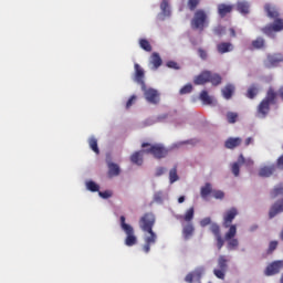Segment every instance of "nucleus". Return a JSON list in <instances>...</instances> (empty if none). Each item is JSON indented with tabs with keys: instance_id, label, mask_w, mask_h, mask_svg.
Returning <instances> with one entry per match:
<instances>
[{
	"instance_id": "f257e3e1",
	"label": "nucleus",
	"mask_w": 283,
	"mask_h": 283,
	"mask_svg": "<svg viewBox=\"0 0 283 283\" xmlns=\"http://www.w3.org/2000/svg\"><path fill=\"white\" fill-rule=\"evenodd\" d=\"M156 224V216L153 212H146L139 219V228L144 233H148L144 238L145 244L143 245V251L149 253L151 251V245L158 240V234L154 232V226Z\"/></svg>"
},
{
	"instance_id": "f03ea898",
	"label": "nucleus",
	"mask_w": 283,
	"mask_h": 283,
	"mask_svg": "<svg viewBox=\"0 0 283 283\" xmlns=\"http://www.w3.org/2000/svg\"><path fill=\"white\" fill-rule=\"evenodd\" d=\"M264 10L270 19H274V23L263 28L262 33L271 36L273 32H282L283 20L280 19V11H277V8L271 4H265Z\"/></svg>"
},
{
	"instance_id": "7ed1b4c3",
	"label": "nucleus",
	"mask_w": 283,
	"mask_h": 283,
	"mask_svg": "<svg viewBox=\"0 0 283 283\" xmlns=\"http://www.w3.org/2000/svg\"><path fill=\"white\" fill-rule=\"evenodd\" d=\"M277 103V92L274 87H270L266 92L265 97L260 102L256 108V116L259 118H266L271 112V105Z\"/></svg>"
},
{
	"instance_id": "20e7f679",
	"label": "nucleus",
	"mask_w": 283,
	"mask_h": 283,
	"mask_svg": "<svg viewBox=\"0 0 283 283\" xmlns=\"http://www.w3.org/2000/svg\"><path fill=\"white\" fill-rule=\"evenodd\" d=\"M142 147L145 154H150L157 160H163V158H167L169 155V149H167V147H165L163 144L143 143Z\"/></svg>"
},
{
	"instance_id": "39448f33",
	"label": "nucleus",
	"mask_w": 283,
	"mask_h": 283,
	"mask_svg": "<svg viewBox=\"0 0 283 283\" xmlns=\"http://www.w3.org/2000/svg\"><path fill=\"white\" fill-rule=\"evenodd\" d=\"M120 228L126 234V239L124 241L126 247H135V244H138V238H136V234L134 233V227H132L129 223L125 222V216H122L119 218Z\"/></svg>"
},
{
	"instance_id": "423d86ee",
	"label": "nucleus",
	"mask_w": 283,
	"mask_h": 283,
	"mask_svg": "<svg viewBox=\"0 0 283 283\" xmlns=\"http://www.w3.org/2000/svg\"><path fill=\"white\" fill-rule=\"evenodd\" d=\"M208 19L209 15H207V11H205L203 9L197 10L190 22L192 30H200V32H202V30H205V28H207L209 23Z\"/></svg>"
},
{
	"instance_id": "0eeeda50",
	"label": "nucleus",
	"mask_w": 283,
	"mask_h": 283,
	"mask_svg": "<svg viewBox=\"0 0 283 283\" xmlns=\"http://www.w3.org/2000/svg\"><path fill=\"white\" fill-rule=\"evenodd\" d=\"M227 271H229V259L227 255H220L218 258V269L213 270V275H216L218 280H224Z\"/></svg>"
},
{
	"instance_id": "6e6552de",
	"label": "nucleus",
	"mask_w": 283,
	"mask_h": 283,
	"mask_svg": "<svg viewBox=\"0 0 283 283\" xmlns=\"http://www.w3.org/2000/svg\"><path fill=\"white\" fill-rule=\"evenodd\" d=\"M237 233H238V227L231 226L224 235V239L228 242L229 251H235V249H238V247L240 245V242L238 241V239H234Z\"/></svg>"
},
{
	"instance_id": "1a4fd4ad",
	"label": "nucleus",
	"mask_w": 283,
	"mask_h": 283,
	"mask_svg": "<svg viewBox=\"0 0 283 283\" xmlns=\"http://www.w3.org/2000/svg\"><path fill=\"white\" fill-rule=\"evenodd\" d=\"M142 92L148 103L151 105H158L160 103V93L155 88H148L147 85L142 86Z\"/></svg>"
},
{
	"instance_id": "9d476101",
	"label": "nucleus",
	"mask_w": 283,
	"mask_h": 283,
	"mask_svg": "<svg viewBox=\"0 0 283 283\" xmlns=\"http://www.w3.org/2000/svg\"><path fill=\"white\" fill-rule=\"evenodd\" d=\"M238 216V209L237 208H230L223 213V222L222 227L224 229H231L233 227V220H235V217Z\"/></svg>"
},
{
	"instance_id": "9b49d317",
	"label": "nucleus",
	"mask_w": 283,
	"mask_h": 283,
	"mask_svg": "<svg viewBox=\"0 0 283 283\" xmlns=\"http://www.w3.org/2000/svg\"><path fill=\"white\" fill-rule=\"evenodd\" d=\"M282 269H283V261L282 260L274 261L265 268L264 275H266L268 277H271V275H277V273H280Z\"/></svg>"
},
{
	"instance_id": "f8f14e48",
	"label": "nucleus",
	"mask_w": 283,
	"mask_h": 283,
	"mask_svg": "<svg viewBox=\"0 0 283 283\" xmlns=\"http://www.w3.org/2000/svg\"><path fill=\"white\" fill-rule=\"evenodd\" d=\"M210 231L214 235L218 251H220L224 247V239H222V234L220 232V226H218V223H212L210 226Z\"/></svg>"
},
{
	"instance_id": "ddd939ff",
	"label": "nucleus",
	"mask_w": 283,
	"mask_h": 283,
	"mask_svg": "<svg viewBox=\"0 0 283 283\" xmlns=\"http://www.w3.org/2000/svg\"><path fill=\"white\" fill-rule=\"evenodd\" d=\"M134 69H135V75H134V81L135 83H138V85H140V87H145V70H143L142 66H139L138 63L134 64Z\"/></svg>"
},
{
	"instance_id": "4468645a",
	"label": "nucleus",
	"mask_w": 283,
	"mask_h": 283,
	"mask_svg": "<svg viewBox=\"0 0 283 283\" xmlns=\"http://www.w3.org/2000/svg\"><path fill=\"white\" fill-rule=\"evenodd\" d=\"M283 56L280 53L268 55L265 61V67H275L279 63H282Z\"/></svg>"
},
{
	"instance_id": "2eb2a0df",
	"label": "nucleus",
	"mask_w": 283,
	"mask_h": 283,
	"mask_svg": "<svg viewBox=\"0 0 283 283\" xmlns=\"http://www.w3.org/2000/svg\"><path fill=\"white\" fill-rule=\"evenodd\" d=\"M218 14L221 19H224L227 14H231L233 12V6L232 4H227V3H220L217 7Z\"/></svg>"
},
{
	"instance_id": "dca6fc26",
	"label": "nucleus",
	"mask_w": 283,
	"mask_h": 283,
	"mask_svg": "<svg viewBox=\"0 0 283 283\" xmlns=\"http://www.w3.org/2000/svg\"><path fill=\"white\" fill-rule=\"evenodd\" d=\"M283 212V199L277 200L271 208L269 211V218L273 219L275 218V216H277L279 213Z\"/></svg>"
},
{
	"instance_id": "f3484780",
	"label": "nucleus",
	"mask_w": 283,
	"mask_h": 283,
	"mask_svg": "<svg viewBox=\"0 0 283 283\" xmlns=\"http://www.w3.org/2000/svg\"><path fill=\"white\" fill-rule=\"evenodd\" d=\"M108 178H116V176H120V167L117 164H114L112 161H107Z\"/></svg>"
},
{
	"instance_id": "a211bd4d",
	"label": "nucleus",
	"mask_w": 283,
	"mask_h": 283,
	"mask_svg": "<svg viewBox=\"0 0 283 283\" xmlns=\"http://www.w3.org/2000/svg\"><path fill=\"white\" fill-rule=\"evenodd\" d=\"M240 145H242V138L240 137H230L224 143L226 149H235V147H240Z\"/></svg>"
},
{
	"instance_id": "6ab92c4d",
	"label": "nucleus",
	"mask_w": 283,
	"mask_h": 283,
	"mask_svg": "<svg viewBox=\"0 0 283 283\" xmlns=\"http://www.w3.org/2000/svg\"><path fill=\"white\" fill-rule=\"evenodd\" d=\"M275 174V165L264 166L259 170V176L261 178H271Z\"/></svg>"
},
{
	"instance_id": "aec40b11",
	"label": "nucleus",
	"mask_w": 283,
	"mask_h": 283,
	"mask_svg": "<svg viewBox=\"0 0 283 283\" xmlns=\"http://www.w3.org/2000/svg\"><path fill=\"white\" fill-rule=\"evenodd\" d=\"M195 85H206L209 83V71H203L193 78Z\"/></svg>"
},
{
	"instance_id": "412c9836",
	"label": "nucleus",
	"mask_w": 283,
	"mask_h": 283,
	"mask_svg": "<svg viewBox=\"0 0 283 283\" xmlns=\"http://www.w3.org/2000/svg\"><path fill=\"white\" fill-rule=\"evenodd\" d=\"M201 277H202V272L196 270L186 275L185 282L187 283L200 282Z\"/></svg>"
},
{
	"instance_id": "4be33fe9",
	"label": "nucleus",
	"mask_w": 283,
	"mask_h": 283,
	"mask_svg": "<svg viewBox=\"0 0 283 283\" xmlns=\"http://www.w3.org/2000/svg\"><path fill=\"white\" fill-rule=\"evenodd\" d=\"M258 94H260V85L251 84L248 87L245 96H247V98H250L251 101H253V98H255V96H258Z\"/></svg>"
},
{
	"instance_id": "5701e85b",
	"label": "nucleus",
	"mask_w": 283,
	"mask_h": 283,
	"mask_svg": "<svg viewBox=\"0 0 283 283\" xmlns=\"http://www.w3.org/2000/svg\"><path fill=\"white\" fill-rule=\"evenodd\" d=\"M196 231V228L193 227V223H187L182 227V235L185 240H189L193 237V233Z\"/></svg>"
},
{
	"instance_id": "b1692460",
	"label": "nucleus",
	"mask_w": 283,
	"mask_h": 283,
	"mask_svg": "<svg viewBox=\"0 0 283 283\" xmlns=\"http://www.w3.org/2000/svg\"><path fill=\"white\" fill-rule=\"evenodd\" d=\"M150 65L151 70H158V67H160V65H163V57H160V54H158L157 52H154L150 56Z\"/></svg>"
},
{
	"instance_id": "393cba45",
	"label": "nucleus",
	"mask_w": 283,
	"mask_h": 283,
	"mask_svg": "<svg viewBox=\"0 0 283 283\" xmlns=\"http://www.w3.org/2000/svg\"><path fill=\"white\" fill-rule=\"evenodd\" d=\"M221 92L223 98H226V101H229L233 96V92H235V86H233V84H227Z\"/></svg>"
},
{
	"instance_id": "a878e982",
	"label": "nucleus",
	"mask_w": 283,
	"mask_h": 283,
	"mask_svg": "<svg viewBox=\"0 0 283 283\" xmlns=\"http://www.w3.org/2000/svg\"><path fill=\"white\" fill-rule=\"evenodd\" d=\"M217 50L219 54H227V52H231L233 50V44H231V42H221L217 45Z\"/></svg>"
},
{
	"instance_id": "bb28decb",
	"label": "nucleus",
	"mask_w": 283,
	"mask_h": 283,
	"mask_svg": "<svg viewBox=\"0 0 283 283\" xmlns=\"http://www.w3.org/2000/svg\"><path fill=\"white\" fill-rule=\"evenodd\" d=\"M251 4L248 1H239L237 2V10L240 14H249Z\"/></svg>"
},
{
	"instance_id": "cd10ccee",
	"label": "nucleus",
	"mask_w": 283,
	"mask_h": 283,
	"mask_svg": "<svg viewBox=\"0 0 283 283\" xmlns=\"http://www.w3.org/2000/svg\"><path fill=\"white\" fill-rule=\"evenodd\" d=\"M143 154H145V149L144 150H139V151H135L132 156H130V161L134 165H138L140 167V165H143Z\"/></svg>"
},
{
	"instance_id": "c85d7f7f",
	"label": "nucleus",
	"mask_w": 283,
	"mask_h": 283,
	"mask_svg": "<svg viewBox=\"0 0 283 283\" xmlns=\"http://www.w3.org/2000/svg\"><path fill=\"white\" fill-rule=\"evenodd\" d=\"M196 213V210L193 207H190L184 216L179 217V220H184V222L191 223V220H193V216Z\"/></svg>"
},
{
	"instance_id": "c756f323",
	"label": "nucleus",
	"mask_w": 283,
	"mask_h": 283,
	"mask_svg": "<svg viewBox=\"0 0 283 283\" xmlns=\"http://www.w3.org/2000/svg\"><path fill=\"white\" fill-rule=\"evenodd\" d=\"M213 193V188L211 187V184H206L203 187H201L200 196L203 198V200H207V197L211 196Z\"/></svg>"
},
{
	"instance_id": "7c9ffc66",
	"label": "nucleus",
	"mask_w": 283,
	"mask_h": 283,
	"mask_svg": "<svg viewBox=\"0 0 283 283\" xmlns=\"http://www.w3.org/2000/svg\"><path fill=\"white\" fill-rule=\"evenodd\" d=\"M208 83H211L212 85H220V83H222V77L219 74L211 73V71H209Z\"/></svg>"
},
{
	"instance_id": "2f4dec72",
	"label": "nucleus",
	"mask_w": 283,
	"mask_h": 283,
	"mask_svg": "<svg viewBox=\"0 0 283 283\" xmlns=\"http://www.w3.org/2000/svg\"><path fill=\"white\" fill-rule=\"evenodd\" d=\"M199 98L203 103V105H211L213 103V98L209 96V93L207 91H202Z\"/></svg>"
},
{
	"instance_id": "473e14b6",
	"label": "nucleus",
	"mask_w": 283,
	"mask_h": 283,
	"mask_svg": "<svg viewBox=\"0 0 283 283\" xmlns=\"http://www.w3.org/2000/svg\"><path fill=\"white\" fill-rule=\"evenodd\" d=\"M160 10L165 17H170L171 9H169V0H163L160 3Z\"/></svg>"
},
{
	"instance_id": "72a5a7b5",
	"label": "nucleus",
	"mask_w": 283,
	"mask_h": 283,
	"mask_svg": "<svg viewBox=\"0 0 283 283\" xmlns=\"http://www.w3.org/2000/svg\"><path fill=\"white\" fill-rule=\"evenodd\" d=\"M88 145L92 151H94L95 154H101V150L98 149V139H96V137H91L88 139Z\"/></svg>"
},
{
	"instance_id": "f704fd0d",
	"label": "nucleus",
	"mask_w": 283,
	"mask_h": 283,
	"mask_svg": "<svg viewBox=\"0 0 283 283\" xmlns=\"http://www.w3.org/2000/svg\"><path fill=\"white\" fill-rule=\"evenodd\" d=\"M169 180H170V185H174V182H177V180H179L177 166H175L172 169H170Z\"/></svg>"
},
{
	"instance_id": "c9c22d12",
	"label": "nucleus",
	"mask_w": 283,
	"mask_h": 283,
	"mask_svg": "<svg viewBox=\"0 0 283 283\" xmlns=\"http://www.w3.org/2000/svg\"><path fill=\"white\" fill-rule=\"evenodd\" d=\"M139 48H142V50H145V52H151V43H149V40L147 39H140L139 40Z\"/></svg>"
},
{
	"instance_id": "e433bc0d",
	"label": "nucleus",
	"mask_w": 283,
	"mask_h": 283,
	"mask_svg": "<svg viewBox=\"0 0 283 283\" xmlns=\"http://www.w3.org/2000/svg\"><path fill=\"white\" fill-rule=\"evenodd\" d=\"M202 0H188L187 7L190 10V12H195V10L198 9V6H200V2Z\"/></svg>"
},
{
	"instance_id": "4c0bfd02",
	"label": "nucleus",
	"mask_w": 283,
	"mask_h": 283,
	"mask_svg": "<svg viewBox=\"0 0 283 283\" xmlns=\"http://www.w3.org/2000/svg\"><path fill=\"white\" fill-rule=\"evenodd\" d=\"M277 196H283V184L276 186V187L271 191V198H277Z\"/></svg>"
},
{
	"instance_id": "58836bf2",
	"label": "nucleus",
	"mask_w": 283,
	"mask_h": 283,
	"mask_svg": "<svg viewBox=\"0 0 283 283\" xmlns=\"http://www.w3.org/2000/svg\"><path fill=\"white\" fill-rule=\"evenodd\" d=\"M86 189L88 191H92V192H96V191H99L101 189V186H98L96 182L94 181H87L86 182Z\"/></svg>"
},
{
	"instance_id": "ea45409f",
	"label": "nucleus",
	"mask_w": 283,
	"mask_h": 283,
	"mask_svg": "<svg viewBox=\"0 0 283 283\" xmlns=\"http://www.w3.org/2000/svg\"><path fill=\"white\" fill-rule=\"evenodd\" d=\"M227 120L231 125H233L234 123H238V113L228 112L227 113Z\"/></svg>"
},
{
	"instance_id": "a19ab883",
	"label": "nucleus",
	"mask_w": 283,
	"mask_h": 283,
	"mask_svg": "<svg viewBox=\"0 0 283 283\" xmlns=\"http://www.w3.org/2000/svg\"><path fill=\"white\" fill-rule=\"evenodd\" d=\"M240 159H238L237 163H233L231 166V171L233 174V176H235V178H238V176H240Z\"/></svg>"
},
{
	"instance_id": "79ce46f5",
	"label": "nucleus",
	"mask_w": 283,
	"mask_h": 283,
	"mask_svg": "<svg viewBox=\"0 0 283 283\" xmlns=\"http://www.w3.org/2000/svg\"><path fill=\"white\" fill-rule=\"evenodd\" d=\"M263 46L264 40L262 38H256L254 41H252V48H254V50H261Z\"/></svg>"
},
{
	"instance_id": "37998d69",
	"label": "nucleus",
	"mask_w": 283,
	"mask_h": 283,
	"mask_svg": "<svg viewBox=\"0 0 283 283\" xmlns=\"http://www.w3.org/2000/svg\"><path fill=\"white\" fill-rule=\"evenodd\" d=\"M191 92H193V85L186 84L184 87L180 88L179 94L181 95L191 94Z\"/></svg>"
},
{
	"instance_id": "c03bdc74",
	"label": "nucleus",
	"mask_w": 283,
	"mask_h": 283,
	"mask_svg": "<svg viewBox=\"0 0 283 283\" xmlns=\"http://www.w3.org/2000/svg\"><path fill=\"white\" fill-rule=\"evenodd\" d=\"M240 165H247V167H253V160L244 158V155L239 156Z\"/></svg>"
},
{
	"instance_id": "a18cd8bd",
	"label": "nucleus",
	"mask_w": 283,
	"mask_h": 283,
	"mask_svg": "<svg viewBox=\"0 0 283 283\" xmlns=\"http://www.w3.org/2000/svg\"><path fill=\"white\" fill-rule=\"evenodd\" d=\"M277 244H279L277 241H271L269 243V248L266 251L268 255H271V253H273V251H275V249H277Z\"/></svg>"
},
{
	"instance_id": "49530a36",
	"label": "nucleus",
	"mask_w": 283,
	"mask_h": 283,
	"mask_svg": "<svg viewBox=\"0 0 283 283\" xmlns=\"http://www.w3.org/2000/svg\"><path fill=\"white\" fill-rule=\"evenodd\" d=\"M212 196L216 200L224 199V192L222 190H212Z\"/></svg>"
},
{
	"instance_id": "de8ad7c7",
	"label": "nucleus",
	"mask_w": 283,
	"mask_h": 283,
	"mask_svg": "<svg viewBox=\"0 0 283 283\" xmlns=\"http://www.w3.org/2000/svg\"><path fill=\"white\" fill-rule=\"evenodd\" d=\"M99 198H103L104 200H107V198H112L113 193L111 190L106 191H98Z\"/></svg>"
},
{
	"instance_id": "09e8293b",
	"label": "nucleus",
	"mask_w": 283,
	"mask_h": 283,
	"mask_svg": "<svg viewBox=\"0 0 283 283\" xmlns=\"http://www.w3.org/2000/svg\"><path fill=\"white\" fill-rule=\"evenodd\" d=\"M137 99H138V97L136 95H132L129 97V99L126 102V109H129L132 107V105H134V103H136Z\"/></svg>"
},
{
	"instance_id": "8fccbe9b",
	"label": "nucleus",
	"mask_w": 283,
	"mask_h": 283,
	"mask_svg": "<svg viewBox=\"0 0 283 283\" xmlns=\"http://www.w3.org/2000/svg\"><path fill=\"white\" fill-rule=\"evenodd\" d=\"M167 67H169L170 70H180V65H178L177 62L175 61H168L166 63Z\"/></svg>"
},
{
	"instance_id": "3c124183",
	"label": "nucleus",
	"mask_w": 283,
	"mask_h": 283,
	"mask_svg": "<svg viewBox=\"0 0 283 283\" xmlns=\"http://www.w3.org/2000/svg\"><path fill=\"white\" fill-rule=\"evenodd\" d=\"M224 32H226V29H224V27H222V25H219V27H217V28L214 29V34H216L217 36H222V34H224Z\"/></svg>"
},
{
	"instance_id": "603ef678",
	"label": "nucleus",
	"mask_w": 283,
	"mask_h": 283,
	"mask_svg": "<svg viewBox=\"0 0 283 283\" xmlns=\"http://www.w3.org/2000/svg\"><path fill=\"white\" fill-rule=\"evenodd\" d=\"M209 224H211V219L209 217L208 218H203L200 221V227H209Z\"/></svg>"
},
{
	"instance_id": "864d4df0",
	"label": "nucleus",
	"mask_w": 283,
	"mask_h": 283,
	"mask_svg": "<svg viewBox=\"0 0 283 283\" xmlns=\"http://www.w3.org/2000/svg\"><path fill=\"white\" fill-rule=\"evenodd\" d=\"M198 54L202 61H207V51H205V49H199Z\"/></svg>"
},
{
	"instance_id": "5fc2aeb1",
	"label": "nucleus",
	"mask_w": 283,
	"mask_h": 283,
	"mask_svg": "<svg viewBox=\"0 0 283 283\" xmlns=\"http://www.w3.org/2000/svg\"><path fill=\"white\" fill-rule=\"evenodd\" d=\"M276 167H277L279 169H283V155L277 158V160H276Z\"/></svg>"
},
{
	"instance_id": "6e6d98bb",
	"label": "nucleus",
	"mask_w": 283,
	"mask_h": 283,
	"mask_svg": "<svg viewBox=\"0 0 283 283\" xmlns=\"http://www.w3.org/2000/svg\"><path fill=\"white\" fill-rule=\"evenodd\" d=\"M163 174H165V168L164 167L157 168L156 176H163Z\"/></svg>"
},
{
	"instance_id": "4d7b16f0",
	"label": "nucleus",
	"mask_w": 283,
	"mask_h": 283,
	"mask_svg": "<svg viewBox=\"0 0 283 283\" xmlns=\"http://www.w3.org/2000/svg\"><path fill=\"white\" fill-rule=\"evenodd\" d=\"M249 145H253V138L252 137H248L245 139V147H249Z\"/></svg>"
},
{
	"instance_id": "13d9d810",
	"label": "nucleus",
	"mask_w": 283,
	"mask_h": 283,
	"mask_svg": "<svg viewBox=\"0 0 283 283\" xmlns=\"http://www.w3.org/2000/svg\"><path fill=\"white\" fill-rule=\"evenodd\" d=\"M229 32H230V35H231V36L235 38V29L230 28V29H229Z\"/></svg>"
},
{
	"instance_id": "bf43d9fd",
	"label": "nucleus",
	"mask_w": 283,
	"mask_h": 283,
	"mask_svg": "<svg viewBox=\"0 0 283 283\" xmlns=\"http://www.w3.org/2000/svg\"><path fill=\"white\" fill-rule=\"evenodd\" d=\"M178 202H179V205H182V202H185V196L179 197Z\"/></svg>"
},
{
	"instance_id": "052dcab7",
	"label": "nucleus",
	"mask_w": 283,
	"mask_h": 283,
	"mask_svg": "<svg viewBox=\"0 0 283 283\" xmlns=\"http://www.w3.org/2000/svg\"><path fill=\"white\" fill-rule=\"evenodd\" d=\"M147 125H150L148 122H145L144 123V126L147 127Z\"/></svg>"
},
{
	"instance_id": "680f3d73",
	"label": "nucleus",
	"mask_w": 283,
	"mask_h": 283,
	"mask_svg": "<svg viewBox=\"0 0 283 283\" xmlns=\"http://www.w3.org/2000/svg\"><path fill=\"white\" fill-rule=\"evenodd\" d=\"M281 283H283V274H282V276H281Z\"/></svg>"
}]
</instances>
